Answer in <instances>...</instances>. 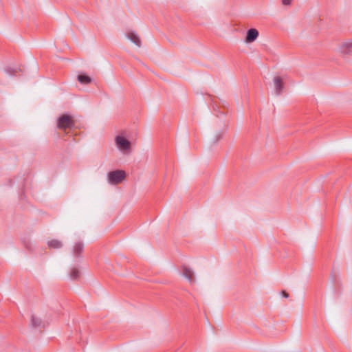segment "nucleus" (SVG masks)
Listing matches in <instances>:
<instances>
[{
  "instance_id": "1",
  "label": "nucleus",
  "mask_w": 352,
  "mask_h": 352,
  "mask_svg": "<svg viewBox=\"0 0 352 352\" xmlns=\"http://www.w3.org/2000/svg\"><path fill=\"white\" fill-rule=\"evenodd\" d=\"M74 126V120L68 114L62 115L57 120V128L60 130L66 131L67 129H72Z\"/></svg>"
},
{
  "instance_id": "16",
  "label": "nucleus",
  "mask_w": 352,
  "mask_h": 352,
  "mask_svg": "<svg viewBox=\"0 0 352 352\" xmlns=\"http://www.w3.org/2000/svg\"><path fill=\"white\" fill-rule=\"evenodd\" d=\"M292 3V0H282V3L284 6H289Z\"/></svg>"
},
{
  "instance_id": "10",
  "label": "nucleus",
  "mask_w": 352,
  "mask_h": 352,
  "mask_svg": "<svg viewBox=\"0 0 352 352\" xmlns=\"http://www.w3.org/2000/svg\"><path fill=\"white\" fill-rule=\"evenodd\" d=\"M352 50V41L344 43L340 47V51L343 54H348Z\"/></svg>"
},
{
  "instance_id": "8",
  "label": "nucleus",
  "mask_w": 352,
  "mask_h": 352,
  "mask_svg": "<svg viewBox=\"0 0 352 352\" xmlns=\"http://www.w3.org/2000/svg\"><path fill=\"white\" fill-rule=\"evenodd\" d=\"M127 38L133 42L135 45H136L138 47L141 46V40L138 35L134 32H129L126 33Z\"/></svg>"
},
{
  "instance_id": "11",
  "label": "nucleus",
  "mask_w": 352,
  "mask_h": 352,
  "mask_svg": "<svg viewBox=\"0 0 352 352\" xmlns=\"http://www.w3.org/2000/svg\"><path fill=\"white\" fill-rule=\"evenodd\" d=\"M47 245L50 248L59 249L63 247V243L57 239H52L48 241Z\"/></svg>"
},
{
  "instance_id": "17",
  "label": "nucleus",
  "mask_w": 352,
  "mask_h": 352,
  "mask_svg": "<svg viewBox=\"0 0 352 352\" xmlns=\"http://www.w3.org/2000/svg\"><path fill=\"white\" fill-rule=\"evenodd\" d=\"M281 293H282V295L283 297L287 298H289V294L287 292H286L285 291L283 290V291H282Z\"/></svg>"
},
{
  "instance_id": "3",
  "label": "nucleus",
  "mask_w": 352,
  "mask_h": 352,
  "mask_svg": "<svg viewBox=\"0 0 352 352\" xmlns=\"http://www.w3.org/2000/svg\"><path fill=\"white\" fill-rule=\"evenodd\" d=\"M118 148L122 151H129L131 148V142L123 136L117 135L115 139Z\"/></svg>"
},
{
  "instance_id": "4",
  "label": "nucleus",
  "mask_w": 352,
  "mask_h": 352,
  "mask_svg": "<svg viewBox=\"0 0 352 352\" xmlns=\"http://www.w3.org/2000/svg\"><path fill=\"white\" fill-rule=\"evenodd\" d=\"M273 82L274 85L275 94L277 96L280 95L283 91L285 86L283 78L280 76H275Z\"/></svg>"
},
{
  "instance_id": "12",
  "label": "nucleus",
  "mask_w": 352,
  "mask_h": 352,
  "mask_svg": "<svg viewBox=\"0 0 352 352\" xmlns=\"http://www.w3.org/2000/svg\"><path fill=\"white\" fill-rule=\"evenodd\" d=\"M78 80L81 84H89L91 82V78L85 74H80L78 76Z\"/></svg>"
},
{
  "instance_id": "14",
  "label": "nucleus",
  "mask_w": 352,
  "mask_h": 352,
  "mask_svg": "<svg viewBox=\"0 0 352 352\" xmlns=\"http://www.w3.org/2000/svg\"><path fill=\"white\" fill-rule=\"evenodd\" d=\"M21 68H11V67H8L6 69V72L9 75H14L19 72H21Z\"/></svg>"
},
{
  "instance_id": "7",
  "label": "nucleus",
  "mask_w": 352,
  "mask_h": 352,
  "mask_svg": "<svg viewBox=\"0 0 352 352\" xmlns=\"http://www.w3.org/2000/svg\"><path fill=\"white\" fill-rule=\"evenodd\" d=\"M84 249V245L81 241H78L74 243L72 249V252L74 256H80Z\"/></svg>"
},
{
  "instance_id": "2",
  "label": "nucleus",
  "mask_w": 352,
  "mask_h": 352,
  "mask_svg": "<svg viewBox=\"0 0 352 352\" xmlns=\"http://www.w3.org/2000/svg\"><path fill=\"white\" fill-rule=\"evenodd\" d=\"M108 182L112 185L120 184L126 178V173L122 170L111 171L107 175Z\"/></svg>"
},
{
  "instance_id": "5",
  "label": "nucleus",
  "mask_w": 352,
  "mask_h": 352,
  "mask_svg": "<svg viewBox=\"0 0 352 352\" xmlns=\"http://www.w3.org/2000/svg\"><path fill=\"white\" fill-rule=\"evenodd\" d=\"M258 31L255 28L248 30L245 36V42L248 43L254 42L258 38Z\"/></svg>"
},
{
  "instance_id": "9",
  "label": "nucleus",
  "mask_w": 352,
  "mask_h": 352,
  "mask_svg": "<svg viewBox=\"0 0 352 352\" xmlns=\"http://www.w3.org/2000/svg\"><path fill=\"white\" fill-rule=\"evenodd\" d=\"M31 326L35 328L44 327V324L41 318L32 315L31 317Z\"/></svg>"
},
{
  "instance_id": "13",
  "label": "nucleus",
  "mask_w": 352,
  "mask_h": 352,
  "mask_svg": "<svg viewBox=\"0 0 352 352\" xmlns=\"http://www.w3.org/2000/svg\"><path fill=\"white\" fill-rule=\"evenodd\" d=\"M79 276H80V271L76 267L72 268V270L70 271V274H69L70 278L72 280H76L79 277Z\"/></svg>"
},
{
  "instance_id": "18",
  "label": "nucleus",
  "mask_w": 352,
  "mask_h": 352,
  "mask_svg": "<svg viewBox=\"0 0 352 352\" xmlns=\"http://www.w3.org/2000/svg\"><path fill=\"white\" fill-rule=\"evenodd\" d=\"M25 246H26V248H27L28 249H30V247L29 244H25Z\"/></svg>"
},
{
  "instance_id": "6",
  "label": "nucleus",
  "mask_w": 352,
  "mask_h": 352,
  "mask_svg": "<svg viewBox=\"0 0 352 352\" xmlns=\"http://www.w3.org/2000/svg\"><path fill=\"white\" fill-rule=\"evenodd\" d=\"M182 274L190 283L195 282L194 272L190 268L183 266Z\"/></svg>"
},
{
  "instance_id": "15",
  "label": "nucleus",
  "mask_w": 352,
  "mask_h": 352,
  "mask_svg": "<svg viewBox=\"0 0 352 352\" xmlns=\"http://www.w3.org/2000/svg\"><path fill=\"white\" fill-rule=\"evenodd\" d=\"M223 135V133L221 131L217 133L214 137L213 143L217 144L220 140L222 139Z\"/></svg>"
}]
</instances>
